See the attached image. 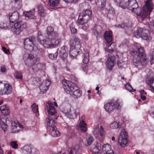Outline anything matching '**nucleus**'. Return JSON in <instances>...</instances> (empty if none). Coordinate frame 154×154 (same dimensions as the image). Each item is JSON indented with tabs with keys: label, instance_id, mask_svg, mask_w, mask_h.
<instances>
[{
	"label": "nucleus",
	"instance_id": "obj_6",
	"mask_svg": "<svg viewBox=\"0 0 154 154\" xmlns=\"http://www.w3.org/2000/svg\"><path fill=\"white\" fill-rule=\"evenodd\" d=\"M122 105L118 99L113 100L105 104L104 108L106 112L110 113L115 109H120Z\"/></svg>",
	"mask_w": 154,
	"mask_h": 154
},
{
	"label": "nucleus",
	"instance_id": "obj_63",
	"mask_svg": "<svg viewBox=\"0 0 154 154\" xmlns=\"http://www.w3.org/2000/svg\"><path fill=\"white\" fill-rule=\"evenodd\" d=\"M30 81H32V83L35 84V79L34 77H31V79H30Z\"/></svg>",
	"mask_w": 154,
	"mask_h": 154
},
{
	"label": "nucleus",
	"instance_id": "obj_27",
	"mask_svg": "<svg viewBox=\"0 0 154 154\" xmlns=\"http://www.w3.org/2000/svg\"><path fill=\"white\" fill-rule=\"evenodd\" d=\"M82 93L81 91L78 89V88L76 86L74 91L72 92V94H71L70 95L74 98H77L81 96Z\"/></svg>",
	"mask_w": 154,
	"mask_h": 154
},
{
	"label": "nucleus",
	"instance_id": "obj_2",
	"mask_svg": "<svg viewBox=\"0 0 154 154\" xmlns=\"http://www.w3.org/2000/svg\"><path fill=\"white\" fill-rule=\"evenodd\" d=\"M23 58L26 65L29 67L32 66V70L35 72L40 70L45 67L44 64L39 63V58L34 57L32 54L25 53Z\"/></svg>",
	"mask_w": 154,
	"mask_h": 154
},
{
	"label": "nucleus",
	"instance_id": "obj_44",
	"mask_svg": "<svg viewBox=\"0 0 154 154\" xmlns=\"http://www.w3.org/2000/svg\"><path fill=\"white\" fill-rule=\"evenodd\" d=\"M149 84L150 89L152 91H154V80L150 79L149 80Z\"/></svg>",
	"mask_w": 154,
	"mask_h": 154
},
{
	"label": "nucleus",
	"instance_id": "obj_61",
	"mask_svg": "<svg viewBox=\"0 0 154 154\" xmlns=\"http://www.w3.org/2000/svg\"><path fill=\"white\" fill-rule=\"evenodd\" d=\"M140 95L146 94V92L144 90H141L140 91Z\"/></svg>",
	"mask_w": 154,
	"mask_h": 154
},
{
	"label": "nucleus",
	"instance_id": "obj_25",
	"mask_svg": "<svg viewBox=\"0 0 154 154\" xmlns=\"http://www.w3.org/2000/svg\"><path fill=\"white\" fill-rule=\"evenodd\" d=\"M59 56L62 59L64 60L66 58L67 56V53L66 52L67 48L65 46H63L59 50Z\"/></svg>",
	"mask_w": 154,
	"mask_h": 154
},
{
	"label": "nucleus",
	"instance_id": "obj_5",
	"mask_svg": "<svg viewBox=\"0 0 154 154\" xmlns=\"http://www.w3.org/2000/svg\"><path fill=\"white\" fill-rule=\"evenodd\" d=\"M70 42V49L69 52V56L72 58H73L79 53V51L78 50L80 49L81 44L79 39L76 38L73 40H71Z\"/></svg>",
	"mask_w": 154,
	"mask_h": 154
},
{
	"label": "nucleus",
	"instance_id": "obj_20",
	"mask_svg": "<svg viewBox=\"0 0 154 154\" xmlns=\"http://www.w3.org/2000/svg\"><path fill=\"white\" fill-rule=\"evenodd\" d=\"M102 150L104 154H115V153L111 149V146L107 143L104 144L103 146Z\"/></svg>",
	"mask_w": 154,
	"mask_h": 154
},
{
	"label": "nucleus",
	"instance_id": "obj_39",
	"mask_svg": "<svg viewBox=\"0 0 154 154\" xmlns=\"http://www.w3.org/2000/svg\"><path fill=\"white\" fill-rule=\"evenodd\" d=\"M79 126V128H80L81 129L83 132L87 130L86 124L83 120H82L80 122Z\"/></svg>",
	"mask_w": 154,
	"mask_h": 154
},
{
	"label": "nucleus",
	"instance_id": "obj_4",
	"mask_svg": "<svg viewBox=\"0 0 154 154\" xmlns=\"http://www.w3.org/2000/svg\"><path fill=\"white\" fill-rule=\"evenodd\" d=\"M138 54H137L134 57L133 62L136 64V66H144L146 64V57L144 53V51L142 47H137Z\"/></svg>",
	"mask_w": 154,
	"mask_h": 154
},
{
	"label": "nucleus",
	"instance_id": "obj_7",
	"mask_svg": "<svg viewBox=\"0 0 154 154\" xmlns=\"http://www.w3.org/2000/svg\"><path fill=\"white\" fill-rule=\"evenodd\" d=\"M61 110L67 117L70 119L76 118L79 115V112L78 109H74L69 105H67L63 108H61Z\"/></svg>",
	"mask_w": 154,
	"mask_h": 154
},
{
	"label": "nucleus",
	"instance_id": "obj_11",
	"mask_svg": "<svg viewBox=\"0 0 154 154\" xmlns=\"http://www.w3.org/2000/svg\"><path fill=\"white\" fill-rule=\"evenodd\" d=\"M26 27V23L23 21H18L14 25L13 29L14 33L16 35H19Z\"/></svg>",
	"mask_w": 154,
	"mask_h": 154
},
{
	"label": "nucleus",
	"instance_id": "obj_21",
	"mask_svg": "<svg viewBox=\"0 0 154 154\" xmlns=\"http://www.w3.org/2000/svg\"><path fill=\"white\" fill-rule=\"evenodd\" d=\"M45 124L48 128L50 129L55 127V122L51 117H47L45 119Z\"/></svg>",
	"mask_w": 154,
	"mask_h": 154
},
{
	"label": "nucleus",
	"instance_id": "obj_50",
	"mask_svg": "<svg viewBox=\"0 0 154 154\" xmlns=\"http://www.w3.org/2000/svg\"><path fill=\"white\" fill-rule=\"evenodd\" d=\"M119 145L122 147L125 146L127 144L128 140H118Z\"/></svg>",
	"mask_w": 154,
	"mask_h": 154
},
{
	"label": "nucleus",
	"instance_id": "obj_43",
	"mask_svg": "<svg viewBox=\"0 0 154 154\" xmlns=\"http://www.w3.org/2000/svg\"><path fill=\"white\" fill-rule=\"evenodd\" d=\"M38 14L41 15L44 12V9L43 6L42 5H39L37 7Z\"/></svg>",
	"mask_w": 154,
	"mask_h": 154
},
{
	"label": "nucleus",
	"instance_id": "obj_29",
	"mask_svg": "<svg viewBox=\"0 0 154 154\" xmlns=\"http://www.w3.org/2000/svg\"><path fill=\"white\" fill-rule=\"evenodd\" d=\"M128 134L125 129H123L121 132L119 136L118 140H128Z\"/></svg>",
	"mask_w": 154,
	"mask_h": 154
},
{
	"label": "nucleus",
	"instance_id": "obj_48",
	"mask_svg": "<svg viewBox=\"0 0 154 154\" xmlns=\"http://www.w3.org/2000/svg\"><path fill=\"white\" fill-rule=\"evenodd\" d=\"M58 55V52L57 51L54 54L51 53L49 54L48 55L50 59L53 60L56 59Z\"/></svg>",
	"mask_w": 154,
	"mask_h": 154
},
{
	"label": "nucleus",
	"instance_id": "obj_14",
	"mask_svg": "<svg viewBox=\"0 0 154 154\" xmlns=\"http://www.w3.org/2000/svg\"><path fill=\"white\" fill-rule=\"evenodd\" d=\"M23 128V126L17 121H13L11 122V130L12 133H16L21 131Z\"/></svg>",
	"mask_w": 154,
	"mask_h": 154
},
{
	"label": "nucleus",
	"instance_id": "obj_46",
	"mask_svg": "<svg viewBox=\"0 0 154 154\" xmlns=\"http://www.w3.org/2000/svg\"><path fill=\"white\" fill-rule=\"evenodd\" d=\"M33 112L34 113H37L38 112V106L35 103H33L31 106Z\"/></svg>",
	"mask_w": 154,
	"mask_h": 154
},
{
	"label": "nucleus",
	"instance_id": "obj_19",
	"mask_svg": "<svg viewBox=\"0 0 154 154\" xmlns=\"http://www.w3.org/2000/svg\"><path fill=\"white\" fill-rule=\"evenodd\" d=\"M115 58L114 56H109L106 61V65L107 69L112 70L114 66Z\"/></svg>",
	"mask_w": 154,
	"mask_h": 154
},
{
	"label": "nucleus",
	"instance_id": "obj_52",
	"mask_svg": "<svg viewBox=\"0 0 154 154\" xmlns=\"http://www.w3.org/2000/svg\"><path fill=\"white\" fill-rule=\"evenodd\" d=\"M14 75L16 79H21L23 78L22 73L20 72H15Z\"/></svg>",
	"mask_w": 154,
	"mask_h": 154
},
{
	"label": "nucleus",
	"instance_id": "obj_31",
	"mask_svg": "<svg viewBox=\"0 0 154 154\" xmlns=\"http://www.w3.org/2000/svg\"><path fill=\"white\" fill-rule=\"evenodd\" d=\"M106 0H96V4L98 8L101 9L104 8L106 5Z\"/></svg>",
	"mask_w": 154,
	"mask_h": 154
},
{
	"label": "nucleus",
	"instance_id": "obj_9",
	"mask_svg": "<svg viewBox=\"0 0 154 154\" xmlns=\"http://www.w3.org/2000/svg\"><path fill=\"white\" fill-rule=\"evenodd\" d=\"M134 35L137 38L141 37L143 40L149 41L150 40L149 31L146 29L138 28Z\"/></svg>",
	"mask_w": 154,
	"mask_h": 154
},
{
	"label": "nucleus",
	"instance_id": "obj_62",
	"mask_svg": "<svg viewBox=\"0 0 154 154\" xmlns=\"http://www.w3.org/2000/svg\"><path fill=\"white\" fill-rule=\"evenodd\" d=\"M141 98L143 100H144L146 99V97L145 95H140Z\"/></svg>",
	"mask_w": 154,
	"mask_h": 154
},
{
	"label": "nucleus",
	"instance_id": "obj_38",
	"mask_svg": "<svg viewBox=\"0 0 154 154\" xmlns=\"http://www.w3.org/2000/svg\"><path fill=\"white\" fill-rule=\"evenodd\" d=\"M60 0H49L48 4L51 7L58 6L59 4Z\"/></svg>",
	"mask_w": 154,
	"mask_h": 154
},
{
	"label": "nucleus",
	"instance_id": "obj_64",
	"mask_svg": "<svg viewBox=\"0 0 154 154\" xmlns=\"http://www.w3.org/2000/svg\"><path fill=\"white\" fill-rule=\"evenodd\" d=\"M83 26L82 27V28L84 30H85L87 29L88 28V27L86 26V25H82Z\"/></svg>",
	"mask_w": 154,
	"mask_h": 154
},
{
	"label": "nucleus",
	"instance_id": "obj_60",
	"mask_svg": "<svg viewBox=\"0 0 154 154\" xmlns=\"http://www.w3.org/2000/svg\"><path fill=\"white\" fill-rule=\"evenodd\" d=\"M66 3H70L72 2H76L78 0H63Z\"/></svg>",
	"mask_w": 154,
	"mask_h": 154
},
{
	"label": "nucleus",
	"instance_id": "obj_1",
	"mask_svg": "<svg viewBox=\"0 0 154 154\" xmlns=\"http://www.w3.org/2000/svg\"><path fill=\"white\" fill-rule=\"evenodd\" d=\"M53 27L49 26L47 27V36L45 40L41 41L40 43L45 47L52 48L57 46L61 42L58 34L54 31Z\"/></svg>",
	"mask_w": 154,
	"mask_h": 154
},
{
	"label": "nucleus",
	"instance_id": "obj_3",
	"mask_svg": "<svg viewBox=\"0 0 154 154\" xmlns=\"http://www.w3.org/2000/svg\"><path fill=\"white\" fill-rule=\"evenodd\" d=\"M153 6L152 0H146L142 10L140 8L137 9L136 14L139 20L142 21L146 20L148 15L152 11Z\"/></svg>",
	"mask_w": 154,
	"mask_h": 154
},
{
	"label": "nucleus",
	"instance_id": "obj_53",
	"mask_svg": "<svg viewBox=\"0 0 154 154\" xmlns=\"http://www.w3.org/2000/svg\"><path fill=\"white\" fill-rule=\"evenodd\" d=\"M100 27L99 26H95L94 28V33L95 35H97V36L100 35L99 32H98L97 30V29H99Z\"/></svg>",
	"mask_w": 154,
	"mask_h": 154
},
{
	"label": "nucleus",
	"instance_id": "obj_57",
	"mask_svg": "<svg viewBox=\"0 0 154 154\" xmlns=\"http://www.w3.org/2000/svg\"><path fill=\"white\" fill-rule=\"evenodd\" d=\"M2 50L5 53V54H8V53H9V50L6 49L5 47H2Z\"/></svg>",
	"mask_w": 154,
	"mask_h": 154
},
{
	"label": "nucleus",
	"instance_id": "obj_54",
	"mask_svg": "<svg viewBox=\"0 0 154 154\" xmlns=\"http://www.w3.org/2000/svg\"><path fill=\"white\" fill-rule=\"evenodd\" d=\"M70 28L72 33L75 34L77 32V29L75 28L73 24H71L70 25Z\"/></svg>",
	"mask_w": 154,
	"mask_h": 154
},
{
	"label": "nucleus",
	"instance_id": "obj_33",
	"mask_svg": "<svg viewBox=\"0 0 154 154\" xmlns=\"http://www.w3.org/2000/svg\"><path fill=\"white\" fill-rule=\"evenodd\" d=\"M110 127L112 129L119 128L121 127V123L116 121L112 122L110 123Z\"/></svg>",
	"mask_w": 154,
	"mask_h": 154
},
{
	"label": "nucleus",
	"instance_id": "obj_15",
	"mask_svg": "<svg viewBox=\"0 0 154 154\" xmlns=\"http://www.w3.org/2000/svg\"><path fill=\"white\" fill-rule=\"evenodd\" d=\"M93 134L96 138L100 137L103 138L104 137L105 131L102 125H98L97 128H94L93 132Z\"/></svg>",
	"mask_w": 154,
	"mask_h": 154
},
{
	"label": "nucleus",
	"instance_id": "obj_35",
	"mask_svg": "<svg viewBox=\"0 0 154 154\" xmlns=\"http://www.w3.org/2000/svg\"><path fill=\"white\" fill-rule=\"evenodd\" d=\"M50 132L53 137H58L60 135V133L59 131L57 130L56 127L50 129Z\"/></svg>",
	"mask_w": 154,
	"mask_h": 154
},
{
	"label": "nucleus",
	"instance_id": "obj_30",
	"mask_svg": "<svg viewBox=\"0 0 154 154\" xmlns=\"http://www.w3.org/2000/svg\"><path fill=\"white\" fill-rule=\"evenodd\" d=\"M104 36L106 42L108 44H109V42L112 41V32L111 31H109L105 32Z\"/></svg>",
	"mask_w": 154,
	"mask_h": 154
},
{
	"label": "nucleus",
	"instance_id": "obj_42",
	"mask_svg": "<svg viewBox=\"0 0 154 154\" xmlns=\"http://www.w3.org/2000/svg\"><path fill=\"white\" fill-rule=\"evenodd\" d=\"M106 10L107 11L108 15H114L115 12L114 9L110 5L109 6L108 8H106Z\"/></svg>",
	"mask_w": 154,
	"mask_h": 154
},
{
	"label": "nucleus",
	"instance_id": "obj_49",
	"mask_svg": "<svg viewBox=\"0 0 154 154\" xmlns=\"http://www.w3.org/2000/svg\"><path fill=\"white\" fill-rule=\"evenodd\" d=\"M126 89L130 92H133L134 91L131 85L129 83H127L125 85Z\"/></svg>",
	"mask_w": 154,
	"mask_h": 154
},
{
	"label": "nucleus",
	"instance_id": "obj_40",
	"mask_svg": "<svg viewBox=\"0 0 154 154\" xmlns=\"http://www.w3.org/2000/svg\"><path fill=\"white\" fill-rule=\"evenodd\" d=\"M89 61V55L88 51H86L83 56V62L84 64H87Z\"/></svg>",
	"mask_w": 154,
	"mask_h": 154
},
{
	"label": "nucleus",
	"instance_id": "obj_10",
	"mask_svg": "<svg viewBox=\"0 0 154 154\" xmlns=\"http://www.w3.org/2000/svg\"><path fill=\"white\" fill-rule=\"evenodd\" d=\"M64 89L66 93L70 95L72 94V92L76 86V85L69 81L63 80L62 82Z\"/></svg>",
	"mask_w": 154,
	"mask_h": 154
},
{
	"label": "nucleus",
	"instance_id": "obj_34",
	"mask_svg": "<svg viewBox=\"0 0 154 154\" xmlns=\"http://www.w3.org/2000/svg\"><path fill=\"white\" fill-rule=\"evenodd\" d=\"M115 43L114 42L111 43L109 45H107V48H105L104 49L106 51L111 53L114 51L116 47Z\"/></svg>",
	"mask_w": 154,
	"mask_h": 154
},
{
	"label": "nucleus",
	"instance_id": "obj_32",
	"mask_svg": "<svg viewBox=\"0 0 154 154\" xmlns=\"http://www.w3.org/2000/svg\"><path fill=\"white\" fill-rule=\"evenodd\" d=\"M2 113L5 116L8 115L10 113L9 109L8 107L6 105L1 106L0 108Z\"/></svg>",
	"mask_w": 154,
	"mask_h": 154
},
{
	"label": "nucleus",
	"instance_id": "obj_12",
	"mask_svg": "<svg viewBox=\"0 0 154 154\" xmlns=\"http://www.w3.org/2000/svg\"><path fill=\"white\" fill-rule=\"evenodd\" d=\"M46 109L49 115L53 116V118L57 119L59 117V115L58 114L56 109L54 108L52 103L50 102H48L46 103Z\"/></svg>",
	"mask_w": 154,
	"mask_h": 154
},
{
	"label": "nucleus",
	"instance_id": "obj_56",
	"mask_svg": "<svg viewBox=\"0 0 154 154\" xmlns=\"http://www.w3.org/2000/svg\"><path fill=\"white\" fill-rule=\"evenodd\" d=\"M86 64H84L82 66L83 70L85 72H86L87 70V66Z\"/></svg>",
	"mask_w": 154,
	"mask_h": 154
},
{
	"label": "nucleus",
	"instance_id": "obj_28",
	"mask_svg": "<svg viewBox=\"0 0 154 154\" xmlns=\"http://www.w3.org/2000/svg\"><path fill=\"white\" fill-rule=\"evenodd\" d=\"M11 23L8 20H4L0 23V28L2 29H6L11 27Z\"/></svg>",
	"mask_w": 154,
	"mask_h": 154
},
{
	"label": "nucleus",
	"instance_id": "obj_22",
	"mask_svg": "<svg viewBox=\"0 0 154 154\" xmlns=\"http://www.w3.org/2000/svg\"><path fill=\"white\" fill-rule=\"evenodd\" d=\"M3 92L0 95H3L5 94H11L12 91V87L11 85L9 83H7L4 84V88L2 89Z\"/></svg>",
	"mask_w": 154,
	"mask_h": 154
},
{
	"label": "nucleus",
	"instance_id": "obj_8",
	"mask_svg": "<svg viewBox=\"0 0 154 154\" xmlns=\"http://www.w3.org/2000/svg\"><path fill=\"white\" fill-rule=\"evenodd\" d=\"M92 13L89 10H86L80 13L77 20L78 24L84 25L87 23L90 20Z\"/></svg>",
	"mask_w": 154,
	"mask_h": 154
},
{
	"label": "nucleus",
	"instance_id": "obj_23",
	"mask_svg": "<svg viewBox=\"0 0 154 154\" xmlns=\"http://www.w3.org/2000/svg\"><path fill=\"white\" fill-rule=\"evenodd\" d=\"M115 26L118 28L121 27V28H124L126 30L127 32H129V31H131L132 29V23L131 22H128V24L124 23L122 24L121 25H116Z\"/></svg>",
	"mask_w": 154,
	"mask_h": 154
},
{
	"label": "nucleus",
	"instance_id": "obj_37",
	"mask_svg": "<svg viewBox=\"0 0 154 154\" xmlns=\"http://www.w3.org/2000/svg\"><path fill=\"white\" fill-rule=\"evenodd\" d=\"M117 3H119V6L121 8L125 9L128 7V2H125V0H116Z\"/></svg>",
	"mask_w": 154,
	"mask_h": 154
},
{
	"label": "nucleus",
	"instance_id": "obj_36",
	"mask_svg": "<svg viewBox=\"0 0 154 154\" xmlns=\"http://www.w3.org/2000/svg\"><path fill=\"white\" fill-rule=\"evenodd\" d=\"M7 119H4V121L2 120L1 125L2 128L4 132H5L8 128V125H7Z\"/></svg>",
	"mask_w": 154,
	"mask_h": 154
},
{
	"label": "nucleus",
	"instance_id": "obj_58",
	"mask_svg": "<svg viewBox=\"0 0 154 154\" xmlns=\"http://www.w3.org/2000/svg\"><path fill=\"white\" fill-rule=\"evenodd\" d=\"M151 61L152 63H154V48L153 49V51L152 52V53L151 54Z\"/></svg>",
	"mask_w": 154,
	"mask_h": 154
},
{
	"label": "nucleus",
	"instance_id": "obj_45",
	"mask_svg": "<svg viewBox=\"0 0 154 154\" xmlns=\"http://www.w3.org/2000/svg\"><path fill=\"white\" fill-rule=\"evenodd\" d=\"M93 140V137L90 135H88L87 138V143L86 144L87 146H89L91 145L92 143Z\"/></svg>",
	"mask_w": 154,
	"mask_h": 154
},
{
	"label": "nucleus",
	"instance_id": "obj_47",
	"mask_svg": "<svg viewBox=\"0 0 154 154\" xmlns=\"http://www.w3.org/2000/svg\"><path fill=\"white\" fill-rule=\"evenodd\" d=\"M125 63L122 60H119L117 62V65L119 68H122L125 65Z\"/></svg>",
	"mask_w": 154,
	"mask_h": 154
},
{
	"label": "nucleus",
	"instance_id": "obj_24",
	"mask_svg": "<svg viewBox=\"0 0 154 154\" xmlns=\"http://www.w3.org/2000/svg\"><path fill=\"white\" fill-rule=\"evenodd\" d=\"M9 21L10 22L13 23L17 20L19 18V14L17 11L10 14H9Z\"/></svg>",
	"mask_w": 154,
	"mask_h": 154
},
{
	"label": "nucleus",
	"instance_id": "obj_51",
	"mask_svg": "<svg viewBox=\"0 0 154 154\" xmlns=\"http://www.w3.org/2000/svg\"><path fill=\"white\" fill-rule=\"evenodd\" d=\"M10 145L13 148L17 149L18 148V145L16 141H13L11 142Z\"/></svg>",
	"mask_w": 154,
	"mask_h": 154
},
{
	"label": "nucleus",
	"instance_id": "obj_18",
	"mask_svg": "<svg viewBox=\"0 0 154 154\" xmlns=\"http://www.w3.org/2000/svg\"><path fill=\"white\" fill-rule=\"evenodd\" d=\"M20 151L24 154H36L37 150L34 148H32L28 145L24 146L20 149Z\"/></svg>",
	"mask_w": 154,
	"mask_h": 154
},
{
	"label": "nucleus",
	"instance_id": "obj_26",
	"mask_svg": "<svg viewBox=\"0 0 154 154\" xmlns=\"http://www.w3.org/2000/svg\"><path fill=\"white\" fill-rule=\"evenodd\" d=\"M35 9H33L32 10L25 11L23 12V14L27 18V19H34L35 18Z\"/></svg>",
	"mask_w": 154,
	"mask_h": 154
},
{
	"label": "nucleus",
	"instance_id": "obj_17",
	"mask_svg": "<svg viewBox=\"0 0 154 154\" xmlns=\"http://www.w3.org/2000/svg\"><path fill=\"white\" fill-rule=\"evenodd\" d=\"M51 84L50 80L46 79L39 86L40 91L42 94L45 93L48 90Z\"/></svg>",
	"mask_w": 154,
	"mask_h": 154
},
{
	"label": "nucleus",
	"instance_id": "obj_55",
	"mask_svg": "<svg viewBox=\"0 0 154 154\" xmlns=\"http://www.w3.org/2000/svg\"><path fill=\"white\" fill-rule=\"evenodd\" d=\"M7 69L4 66H2L0 68L1 72L2 73H5L6 72Z\"/></svg>",
	"mask_w": 154,
	"mask_h": 154
},
{
	"label": "nucleus",
	"instance_id": "obj_13",
	"mask_svg": "<svg viewBox=\"0 0 154 154\" xmlns=\"http://www.w3.org/2000/svg\"><path fill=\"white\" fill-rule=\"evenodd\" d=\"M35 40L34 37L26 38L24 42L25 48L30 51H32L34 48Z\"/></svg>",
	"mask_w": 154,
	"mask_h": 154
},
{
	"label": "nucleus",
	"instance_id": "obj_16",
	"mask_svg": "<svg viewBox=\"0 0 154 154\" xmlns=\"http://www.w3.org/2000/svg\"><path fill=\"white\" fill-rule=\"evenodd\" d=\"M128 7L127 8L132 12H134L136 14L137 12V9L139 8L138 7V5L136 0H128Z\"/></svg>",
	"mask_w": 154,
	"mask_h": 154
},
{
	"label": "nucleus",
	"instance_id": "obj_41",
	"mask_svg": "<svg viewBox=\"0 0 154 154\" xmlns=\"http://www.w3.org/2000/svg\"><path fill=\"white\" fill-rule=\"evenodd\" d=\"M101 145L100 144H97V146H95L92 149V151L93 154H100L99 148H100Z\"/></svg>",
	"mask_w": 154,
	"mask_h": 154
},
{
	"label": "nucleus",
	"instance_id": "obj_59",
	"mask_svg": "<svg viewBox=\"0 0 154 154\" xmlns=\"http://www.w3.org/2000/svg\"><path fill=\"white\" fill-rule=\"evenodd\" d=\"M81 37L82 38L85 40H88V36L87 35L84 34H81Z\"/></svg>",
	"mask_w": 154,
	"mask_h": 154
}]
</instances>
